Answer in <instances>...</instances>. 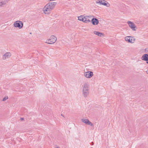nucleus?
<instances>
[{
  "mask_svg": "<svg viewBox=\"0 0 148 148\" xmlns=\"http://www.w3.org/2000/svg\"><path fill=\"white\" fill-rule=\"evenodd\" d=\"M145 51H148V48H146L145 49Z\"/></svg>",
  "mask_w": 148,
  "mask_h": 148,
  "instance_id": "aec40b11",
  "label": "nucleus"
},
{
  "mask_svg": "<svg viewBox=\"0 0 148 148\" xmlns=\"http://www.w3.org/2000/svg\"><path fill=\"white\" fill-rule=\"evenodd\" d=\"M89 93V89L82 91V95L84 97L86 98L88 96Z\"/></svg>",
  "mask_w": 148,
  "mask_h": 148,
  "instance_id": "9d476101",
  "label": "nucleus"
},
{
  "mask_svg": "<svg viewBox=\"0 0 148 148\" xmlns=\"http://www.w3.org/2000/svg\"><path fill=\"white\" fill-rule=\"evenodd\" d=\"M103 2H104V0H97L96 1V3L97 4L100 5H101L102 3Z\"/></svg>",
  "mask_w": 148,
  "mask_h": 148,
  "instance_id": "a211bd4d",
  "label": "nucleus"
},
{
  "mask_svg": "<svg viewBox=\"0 0 148 148\" xmlns=\"http://www.w3.org/2000/svg\"><path fill=\"white\" fill-rule=\"evenodd\" d=\"M142 60L146 61L148 60V54H145L143 55L141 58Z\"/></svg>",
  "mask_w": 148,
  "mask_h": 148,
  "instance_id": "dca6fc26",
  "label": "nucleus"
},
{
  "mask_svg": "<svg viewBox=\"0 0 148 148\" xmlns=\"http://www.w3.org/2000/svg\"><path fill=\"white\" fill-rule=\"evenodd\" d=\"M57 38L54 35L51 36L49 39L47 40L46 42L50 44L55 43L57 40Z\"/></svg>",
  "mask_w": 148,
  "mask_h": 148,
  "instance_id": "f03ea898",
  "label": "nucleus"
},
{
  "mask_svg": "<svg viewBox=\"0 0 148 148\" xmlns=\"http://www.w3.org/2000/svg\"><path fill=\"white\" fill-rule=\"evenodd\" d=\"M13 25L15 27H18L20 29L23 27V23L22 21L18 20L14 23Z\"/></svg>",
  "mask_w": 148,
  "mask_h": 148,
  "instance_id": "39448f33",
  "label": "nucleus"
},
{
  "mask_svg": "<svg viewBox=\"0 0 148 148\" xmlns=\"http://www.w3.org/2000/svg\"><path fill=\"white\" fill-rule=\"evenodd\" d=\"M57 4L56 2H51L48 3L44 7L43 11L44 14L49 15L50 14L51 10L55 8Z\"/></svg>",
  "mask_w": 148,
  "mask_h": 148,
  "instance_id": "f257e3e1",
  "label": "nucleus"
},
{
  "mask_svg": "<svg viewBox=\"0 0 148 148\" xmlns=\"http://www.w3.org/2000/svg\"><path fill=\"white\" fill-rule=\"evenodd\" d=\"M84 16L81 15L78 17V20L79 21H82L83 22Z\"/></svg>",
  "mask_w": 148,
  "mask_h": 148,
  "instance_id": "f3484780",
  "label": "nucleus"
},
{
  "mask_svg": "<svg viewBox=\"0 0 148 148\" xmlns=\"http://www.w3.org/2000/svg\"><path fill=\"white\" fill-rule=\"evenodd\" d=\"M125 41L128 43H134L136 40L135 38L132 36H127L125 38Z\"/></svg>",
  "mask_w": 148,
  "mask_h": 148,
  "instance_id": "20e7f679",
  "label": "nucleus"
},
{
  "mask_svg": "<svg viewBox=\"0 0 148 148\" xmlns=\"http://www.w3.org/2000/svg\"><path fill=\"white\" fill-rule=\"evenodd\" d=\"M89 16H84L83 22L88 23L90 22V21L89 19Z\"/></svg>",
  "mask_w": 148,
  "mask_h": 148,
  "instance_id": "4468645a",
  "label": "nucleus"
},
{
  "mask_svg": "<svg viewBox=\"0 0 148 148\" xmlns=\"http://www.w3.org/2000/svg\"><path fill=\"white\" fill-rule=\"evenodd\" d=\"M93 33L94 34L100 37L103 36H104V34L103 33L97 31H94L93 32Z\"/></svg>",
  "mask_w": 148,
  "mask_h": 148,
  "instance_id": "9b49d317",
  "label": "nucleus"
},
{
  "mask_svg": "<svg viewBox=\"0 0 148 148\" xmlns=\"http://www.w3.org/2000/svg\"><path fill=\"white\" fill-rule=\"evenodd\" d=\"M91 22L92 24L94 25H97L99 23L98 20L96 18H93L91 20Z\"/></svg>",
  "mask_w": 148,
  "mask_h": 148,
  "instance_id": "f8f14e48",
  "label": "nucleus"
},
{
  "mask_svg": "<svg viewBox=\"0 0 148 148\" xmlns=\"http://www.w3.org/2000/svg\"><path fill=\"white\" fill-rule=\"evenodd\" d=\"M8 99V97L7 96H5L4 97L3 99V101H6L7 99Z\"/></svg>",
  "mask_w": 148,
  "mask_h": 148,
  "instance_id": "6ab92c4d",
  "label": "nucleus"
},
{
  "mask_svg": "<svg viewBox=\"0 0 148 148\" xmlns=\"http://www.w3.org/2000/svg\"><path fill=\"white\" fill-rule=\"evenodd\" d=\"M82 91L89 89V85L87 82L84 83L82 85Z\"/></svg>",
  "mask_w": 148,
  "mask_h": 148,
  "instance_id": "6e6552de",
  "label": "nucleus"
},
{
  "mask_svg": "<svg viewBox=\"0 0 148 148\" xmlns=\"http://www.w3.org/2000/svg\"><path fill=\"white\" fill-rule=\"evenodd\" d=\"M147 73L148 75V69L147 70L146 72Z\"/></svg>",
  "mask_w": 148,
  "mask_h": 148,
  "instance_id": "4be33fe9",
  "label": "nucleus"
},
{
  "mask_svg": "<svg viewBox=\"0 0 148 148\" xmlns=\"http://www.w3.org/2000/svg\"><path fill=\"white\" fill-rule=\"evenodd\" d=\"M101 5L105 6L107 7H109L110 6V4L108 3L107 1L104 0V2H103L102 3Z\"/></svg>",
  "mask_w": 148,
  "mask_h": 148,
  "instance_id": "2eb2a0df",
  "label": "nucleus"
},
{
  "mask_svg": "<svg viewBox=\"0 0 148 148\" xmlns=\"http://www.w3.org/2000/svg\"><path fill=\"white\" fill-rule=\"evenodd\" d=\"M56 148H60V147H59L56 146Z\"/></svg>",
  "mask_w": 148,
  "mask_h": 148,
  "instance_id": "412c9836",
  "label": "nucleus"
},
{
  "mask_svg": "<svg viewBox=\"0 0 148 148\" xmlns=\"http://www.w3.org/2000/svg\"><path fill=\"white\" fill-rule=\"evenodd\" d=\"M82 121L86 124L89 125L90 126H92L93 124L92 123L90 122L88 119L85 118H83L82 119Z\"/></svg>",
  "mask_w": 148,
  "mask_h": 148,
  "instance_id": "0eeeda50",
  "label": "nucleus"
},
{
  "mask_svg": "<svg viewBox=\"0 0 148 148\" xmlns=\"http://www.w3.org/2000/svg\"><path fill=\"white\" fill-rule=\"evenodd\" d=\"M11 54L10 53L8 52L4 54L2 58L3 60H6L9 58L11 56Z\"/></svg>",
  "mask_w": 148,
  "mask_h": 148,
  "instance_id": "1a4fd4ad",
  "label": "nucleus"
},
{
  "mask_svg": "<svg viewBox=\"0 0 148 148\" xmlns=\"http://www.w3.org/2000/svg\"><path fill=\"white\" fill-rule=\"evenodd\" d=\"M10 0H3L0 1V7H3L8 3Z\"/></svg>",
  "mask_w": 148,
  "mask_h": 148,
  "instance_id": "ddd939ff",
  "label": "nucleus"
},
{
  "mask_svg": "<svg viewBox=\"0 0 148 148\" xmlns=\"http://www.w3.org/2000/svg\"><path fill=\"white\" fill-rule=\"evenodd\" d=\"M127 23L129 27L134 31H136L138 28L135 24L132 22L130 21H127Z\"/></svg>",
  "mask_w": 148,
  "mask_h": 148,
  "instance_id": "7ed1b4c3",
  "label": "nucleus"
},
{
  "mask_svg": "<svg viewBox=\"0 0 148 148\" xmlns=\"http://www.w3.org/2000/svg\"><path fill=\"white\" fill-rule=\"evenodd\" d=\"M93 75V73L91 71L85 72L84 73V76L87 78H91Z\"/></svg>",
  "mask_w": 148,
  "mask_h": 148,
  "instance_id": "423d86ee",
  "label": "nucleus"
}]
</instances>
